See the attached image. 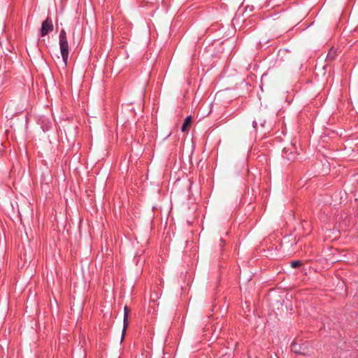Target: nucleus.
Here are the masks:
<instances>
[{
    "label": "nucleus",
    "mask_w": 358,
    "mask_h": 358,
    "mask_svg": "<svg viewBox=\"0 0 358 358\" xmlns=\"http://www.w3.org/2000/svg\"><path fill=\"white\" fill-rule=\"evenodd\" d=\"M38 123L41 125V127L43 131H49L52 126L50 120L45 116L40 117L38 119Z\"/></svg>",
    "instance_id": "obj_3"
},
{
    "label": "nucleus",
    "mask_w": 358,
    "mask_h": 358,
    "mask_svg": "<svg viewBox=\"0 0 358 358\" xmlns=\"http://www.w3.org/2000/svg\"><path fill=\"white\" fill-rule=\"evenodd\" d=\"M265 122H266V121H265V120H264V121L261 122H260L261 126H262V127H264V126Z\"/></svg>",
    "instance_id": "obj_10"
},
{
    "label": "nucleus",
    "mask_w": 358,
    "mask_h": 358,
    "mask_svg": "<svg viewBox=\"0 0 358 358\" xmlns=\"http://www.w3.org/2000/svg\"><path fill=\"white\" fill-rule=\"evenodd\" d=\"M54 29L53 24L52 20L50 17H47L45 20H44L41 24V36H45L48 35L50 32L52 31Z\"/></svg>",
    "instance_id": "obj_2"
},
{
    "label": "nucleus",
    "mask_w": 358,
    "mask_h": 358,
    "mask_svg": "<svg viewBox=\"0 0 358 358\" xmlns=\"http://www.w3.org/2000/svg\"><path fill=\"white\" fill-rule=\"evenodd\" d=\"M330 57L333 58V56H331V52H329L328 55H327V58H330Z\"/></svg>",
    "instance_id": "obj_11"
},
{
    "label": "nucleus",
    "mask_w": 358,
    "mask_h": 358,
    "mask_svg": "<svg viewBox=\"0 0 358 358\" xmlns=\"http://www.w3.org/2000/svg\"><path fill=\"white\" fill-rule=\"evenodd\" d=\"M291 350L293 352H294L296 354H299V355H307L306 352L305 351V350H306L305 344L299 345L297 343H292V346H291Z\"/></svg>",
    "instance_id": "obj_4"
},
{
    "label": "nucleus",
    "mask_w": 358,
    "mask_h": 358,
    "mask_svg": "<svg viewBox=\"0 0 358 358\" xmlns=\"http://www.w3.org/2000/svg\"><path fill=\"white\" fill-rule=\"evenodd\" d=\"M256 358H258V357H256Z\"/></svg>",
    "instance_id": "obj_12"
},
{
    "label": "nucleus",
    "mask_w": 358,
    "mask_h": 358,
    "mask_svg": "<svg viewBox=\"0 0 358 358\" xmlns=\"http://www.w3.org/2000/svg\"><path fill=\"white\" fill-rule=\"evenodd\" d=\"M301 262L299 261V260H296V261H294L291 263V266L292 268H297V267H299L301 265Z\"/></svg>",
    "instance_id": "obj_8"
},
{
    "label": "nucleus",
    "mask_w": 358,
    "mask_h": 358,
    "mask_svg": "<svg viewBox=\"0 0 358 358\" xmlns=\"http://www.w3.org/2000/svg\"><path fill=\"white\" fill-rule=\"evenodd\" d=\"M282 155L288 160L293 161L297 158L296 152L291 151L289 148H285L282 150Z\"/></svg>",
    "instance_id": "obj_6"
},
{
    "label": "nucleus",
    "mask_w": 358,
    "mask_h": 358,
    "mask_svg": "<svg viewBox=\"0 0 358 358\" xmlns=\"http://www.w3.org/2000/svg\"><path fill=\"white\" fill-rule=\"evenodd\" d=\"M192 122V117L191 116H187L185 120H184V122L181 127V130L182 131H185L187 129V127H189L190 125Z\"/></svg>",
    "instance_id": "obj_7"
},
{
    "label": "nucleus",
    "mask_w": 358,
    "mask_h": 358,
    "mask_svg": "<svg viewBox=\"0 0 358 358\" xmlns=\"http://www.w3.org/2000/svg\"><path fill=\"white\" fill-rule=\"evenodd\" d=\"M59 41L62 58L64 65L66 66L69 58V43L67 41L66 33L64 29H62L59 32Z\"/></svg>",
    "instance_id": "obj_1"
},
{
    "label": "nucleus",
    "mask_w": 358,
    "mask_h": 358,
    "mask_svg": "<svg viewBox=\"0 0 358 358\" xmlns=\"http://www.w3.org/2000/svg\"><path fill=\"white\" fill-rule=\"evenodd\" d=\"M129 309L128 308L127 306H124V320H123V329H122V332L121 341H123L124 336V334H125V331H126V329L128 327V315H129Z\"/></svg>",
    "instance_id": "obj_5"
},
{
    "label": "nucleus",
    "mask_w": 358,
    "mask_h": 358,
    "mask_svg": "<svg viewBox=\"0 0 358 358\" xmlns=\"http://www.w3.org/2000/svg\"><path fill=\"white\" fill-rule=\"evenodd\" d=\"M257 121H256V120H254V121L252 122V127H253V128L256 129V128H257Z\"/></svg>",
    "instance_id": "obj_9"
}]
</instances>
